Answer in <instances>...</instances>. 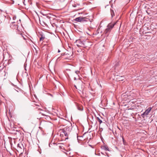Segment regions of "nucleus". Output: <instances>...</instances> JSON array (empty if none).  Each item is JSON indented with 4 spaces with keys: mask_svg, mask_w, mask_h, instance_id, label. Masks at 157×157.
I'll return each instance as SVG.
<instances>
[{
    "mask_svg": "<svg viewBox=\"0 0 157 157\" xmlns=\"http://www.w3.org/2000/svg\"><path fill=\"white\" fill-rule=\"evenodd\" d=\"M71 129L72 126L71 125L70 126H67L63 129H60L59 131H62V132L63 133L65 136L66 137L65 139H68V135L71 131Z\"/></svg>",
    "mask_w": 157,
    "mask_h": 157,
    "instance_id": "nucleus-1",
    "label": "nucleus"
},
{
    "mask_svg": "<svg viewBox=\"0 0 157 157\" xmlns=\"http://www.w3.org/2000/svg\"><path fill=\"white\" fill-rule=\"evenodd\" d=\"M117 22L115 23H109L107 27V28L105 29L104 33L105 34H107L109 33L114 27V26L116 24Z\"/></svg>",
    "mask_w": 157,
    "mask_h": 157,
    "instance_id": "nucleus-2",
    "label": "nucleus"
},
{
    "mask_svg": "<svg viewBox=\"0 0 157 157\" xmlns=\"http://www.w3.org/2000/svg\"><path fill=\"white\" fill-rule=\"evenodd\" d=\"M88 19L86 18V17H80L76 18L74 20L77 22H83L84 21H87Z\"/></svg>",
    "mask_w": 157,
    "mask_h": 157,
    "instance_id": "nucleus-3",
    "label": "nucleus"
},
{
    "mask_svg": "<svg viewBox=\"0 0 157 157\" xmlns=\"http://www.w3.org/2000/svg\"><path fill=\"white\" fill-rule=\"evenodd\" d=\"M152 109V108L151 107H149L147 109H146L145 111L142 114H141V116L143 118L144 117V116H147V115L150 112L151 110Z\"/></svg>",
    "mask_w": 157,
    "mask_h": 157,
    "instance_id": "nucleus-4",
    "label": "nucleus"
},
{
    "mask_svg": "<svg viewBox=\"0 0 157 157\" xmlns=\"http://www.w3.org/2000/svg\"><path fill=\"white\" fill-rule=\"evenodd\" d=\"M26 99H27L26 97L23 94L19 95L18 98L19 100L21 102L25 101Z\"/></svg>",
    "mask_w": 157,
    "mask_h": 157,
    "instance_id": "nucleus-5",
    "label": "nucleus"
},
{
    "mask_svg": "<svg viewBox=\"0 0 157 157\" xmlns=\"http://www.w3.org/2000/svg\"><path fill=\"white\" fill-rule=\"evenodd\" d=\"M15 23V22L14 21L12 22L10 24V27L12 29L18 30V25H17L14 24Z\"/></svg>",
    "mask_w": 157,
    "mask_h": 157,
    "instance_id": "nucleus-6",
    "label": "nucleus"
},
{
    "mask_svg": "<svg viewBox=\"0 0 157 157\" xmlns=\"http://www.w3.org/2000/svg\"><path fill=\"white\" fill-rule=\"evenodd\" d=\"M76 43V45L78 47H83L85 45L80 40H77Z\"/></svg>",
    "mask_w": 157,
    "mask_h": 157,
    "instance_id": "nucleus-7",
    "label": "nucleus"
},
{
    "mask_svg": "<svg viewBox=\"0 0 157 157\" xmlns=\"http://www.w3.org/2000/svg\"><path fill=\"white\" fill-rule=\"evenodd\" d=\"M101 148L102 149L104 150L105 151H110V150H109V148L108 146H107V145H105L103 146H101Z\"/></svg>",
    "mask_w": 157,
    "mask_h": 157,
    "instance_id": "nucleus-8",
    "label": "nucleus"
},
{
    "mask_svg": "<svg viewBox=\"0 0 157 157\" xmlns=\"http://www.w3.org/2000/svg\"><path fill=\"white\" fill-rule=\"evenodd\" d=\"M22 147H23V145L21 143H19L17 145V149L18 150H20L22 149Z\"/></svg>",
    "mask_w": 157,
    "mask_h": 157,
    "instance_id": "nucleus-9",
    "label": "nucleus"
},
{
    "mask_svg": "<svg viewBox=\"0 0 157 157\" xmlns=\"http://www.w3.org/2000/svg\"><path fill=\"white\" fill-rule=\"evenodd\" d=\"M71 58H72L71 56H70L69 54L67 53L65 54V58L67 59H70Z\"/></svg>",
    "mask_w": 157,
    "mask_h": 157,
    "instance_id": "nucleus-10",
    "label": "nucleus"
},
{
    "mask_svg": "<svg viewBox=\"0 0 157 157\" xmlns=\"http://www.w3.org/2000/svg\"><path fill=\"white\" fill-rule=\"evenodd\" d=\"M77 109L78 110L80 111H82L83 110V107L82 106L78 105L77 106Z\"/></svg>",
    "mask_w": 157,
    "mask_h": 157,
    "instance_id": "nucleus-11",
    "label": "nucleus"
},
{
    "mask_svg": "<svg viewBox=\"0 0 157 157\" xmlns=\"http://www.w3.org/2000/svg\"><path fill=\"white\" fill-rule=\"evenodd\" d=\"M110 13L112 17H113L115 15L114 11L113 10L110 9Z\"/></svg>",
    "mask_w": 157,
    "mask_h": 157,
    "instance_id": "nucleus-12",
    "label": "nucleus"
},
{
    "mask_svg": "<svg viewBox=\"0 0 157 157\" xmlns=\"http://www.w3.org/2000/svg\"><path fill=\"white\" fill-rule=\"evenodd\" d=\"M97 119L99 122L100 124H101L102 122V121L100 118L99 117H97Z\"/></svg>",
    "mask_w": 157,
    "mask_h": 157,
    "instance_id": "nucleus-13",
    "label": "nucleus"
},
{
    "mask_svg": "<svg viewBox=\"0 0 157 157\" xmlns=\"http://www.w3.org/2000/svg\"><path fill=\"white\" fill-rule=\"evenodd\" d=\"M66 72H65L66 74L67 75L68 77H69V75L68 73L67 72V71L69 72L70 71V70L69 69H67L66 70Z\"/></svg>",
    "mask_w": 157,
    "mask_h": 157,
    "instance_id": "nucleus-14",
    "label": "nucleus"
},
{
    "mask_svg": "<svg viewBox=\"0 0 157 157\" xmlns=\"http://www.w3.org/2000/svg\"><path fill=\"white\" fill-rule=\"evenodd\" d=\"M45 38V37L44 36H43V35H41V37L40 38V41L43 40Z\"/></svg>",
    "mask_w": 157,
    "mask_h": 157,
    "instance_id": "nucleus-15",
    "label": "nucleus"
},
{
    "mask_svg": "<svg viewBox=\"0 0 157 157\" xmlns=\"http://www.w3.org/2000/svg\"><path fill=\"white\" fill-rule=\"evenodd\" d=\"M122 140H123V144H125V140H124V138L123 137H122Z\"/></svg>",
    "mask_w": 157,
    "mask_h": 157,
    "instance_id": "nucleus-16",
    "label": "nucleus"
},
{
    "mask_svg": "<svg viewBox=\"0 0 157 157\" xmlns=\"http://www.w3.org/2000/svg\"><path fill=\"white\" fill-rule=\"evenodd\" d=\"M16 18V17L15 16H13V20H15Z\"/></svg>",
    "mask_w": 157,
    "mask_h": 157,
    "instance_id": "nucleus-17",
    "label": "nucleus"
},
{
    "mask_svg": "<svg viewBox=\"0 0 157 157\" xmlns=\"http://www.w3.org/2000/svg\"><path fill=\"white\" fill-rule=\"evenodd\" d=\"M64 134L62 132V131L60 132V136H63Z\"/></svg>",
    "mask_w": 157,
    "mask_h": 157,
    "instance_id": "nucleus-18",
    "label": "nucleus"
},
{
    "mask_svg": "<svg viewBox=\"0 0 157 157\" xmlns=\"http://www.w3.org/2000/svg\"><path fill=\"white\" fill-rule=\"evenodd\" d=\"M105 154H106V155H107V156H108V157L109 156V154L108 153H107V152H105Z\"/></svg>",
    "mask_w": 157,
    "mask_h": 157,
    "instance_id": "nucleus-19",
    "label": "nucleus"
},
{
    "mask_svg": "<svg viewBox=\"0 0 157 157\" xmlns=\"http://www.w3.org/2000/svg\"><path fill=\"white\" fill-rule=\"evenodd\" d=\"M66 54V53H62L61 54V56H65V54Z\"/></svg>",
    "mask_w": 157,
    "mask_h": 157,
    "instance_id": "nucleus-20",
    "label": "nucleus"
},
{
    "mask_svg": "<svg viewBox=\"0 0 157 157\" xmlns=\"http://www.w3.org/2000/svg\"><path fill=\"white\" fill-rule=\"evenodd\" d=\"M75 72L77 74H78V73L79 72L78 71H75Z\"/></svg>",
    "mask_w": 157,
    "mask_h": 157,
    "instance_id": "nucleus-21",
    "label": "nucleus"
},
{
    "mask_svg": "<svg viewBox=\"0 0 157 157\" xmlns=\"http://www.w3.org/2000/svg\"><path fill=\"white\" fill-rule=\"evenodd\" d=\"M20 21H21V20H20V19L19 20V21H17V23L18 24H19L20 22Z\"/></svg>",
    "mask_w": 157,
    "mask_h": 157,
    "instance_id": "nucleus-22",
    "label": "nucleus"
},
{
    "mask_svg": "<svg viewBox=\"0 0 157 157\" xmlns=\"http://www.w3.org/2000/svg\"><path fill=\"white\" fill-rule=\"evenodd\" d=\"M119 63L118 62H117V64L115 65V66H117L118 65V64Z\"/></svg>",
    "mask_w": 157,
    "mask_h": 157,
    "instance_id": "nucleus-23",
    "label": "nucleus"
},
{
    "mask_svg": "<svg viewBox=\"0 0 157 157\" xmlns=\"http://www.w3.org/2000/svg\"><path fill=\"white\" fill-rule=\"evenodd\" d=\"M60 52V50L59 49L58 50V52Z\"/></svg>",
    "mask_w": 157,
    "mask_h": 157,
    "instance_id": "nucleus-24",
    "label": "nucleus"
},
{
    "mask_svg": "<svg viewBox=\"0 0 157 157\" xmlns=\"http://www.w3.org/2000/svg\"><path fill=\"white\" fill-rule=\"evenodd\" d=\"M47 17L48 18H49V17H50L48 16H47Z\"/></svg>",
    "mask_w": 157,
    "mask_h": 157,
    "instance_id": "nucleus-25",
    "label": "nucleus"
},
{
    "mask_svg": "<svg viewBox=\"0 0 157 157\" xmlns=\"http://www.w3.org/2000/svg\"><path fill=\"white\" fill-rule=\"evenodd\" d=\"M23 37L24 40H25L26 39V38L25 37H24L23 36Z\"/></svg>",
    "mask_w": 157,
    "mask_h": 157,
    "instance_id": "nucleus-26",
    "label": "nucleus"
},
{
    "mask_svg": "<svg viewBox=\"0 0 157 157\" xmlns=\"http://www.w3.org/2000/svg\"><path fill=\"white\" fill-rule=\"evenodd\" d=\"M75 88L77 89V87H76V86L75 85Z\"/></svg>",
    "mask_w": 157,
    "mask_h": 157,
    "instance_id": "nucleus-27",
    "label": "nucleus"
},
{
    "mask_svg": "<svg viewBox=\"0 0 157 157\" xmlns=\"http://www.w3.org/2000/svg\"><path fill=\"white\" fill-rule=\"evenodd\" d=\"M109 6L108 5H106V6H105V7L106 8V7L107 6Z\"/></svg>",
    "mask_w": 157,
    "mask_h": 157,
    "instance_id": "nucleus-28",
    "label": "nucleus"
},
{
    "mask_svg": "<svg viewBox=\"0 0 157 157\" xmlns=\"http://www.w3.org/2000/svg\"><path fill=\"white\" fill-rule=\"evenodd\" d=\"M101 154H103V155H104V154L103 153H102V152H101Z\"/></svg>",
    "mask_w": 157,
    "mask_h": 157,
    "instance_id": "nucleus-29",
    "label": "nucleus"
},
{
    "mask_svg": "<svg viewBox=\"0 0 157 157\" xmlns=\"http://www.w3.org/2000/svg\"><path fill=\"white\" fill-rule=\"evenodd\" d=\"M101 117V118L103 119V118H102V117Z\"/></svg>",
    "mask_w": 157,
    "mask_h": 157,
    "instance_id": "nucleus-30",
    "label": "nucleus"
},
{
    "mask_svg": "<svg viewBox=\"0 0 157 157\" xmlns=\"http://www.w3.org/2000/svg\"><path fill=\"white\" fill-rule=\"evenodd\" d=\"M86 133H84V135Z\"/></svg>",
    "mask_w": 157,
    "mask_h": 157,
    "instance_id": "nucleus-31",
    "label": "nucleus"
},
{
    "mask_svg": "<svg viewBox=\"0 0 157 157\" xmlns=\"http://www.w3.org/2000/svg\"><path fill=\"white\" fill-rule=\"evenodd\" d=\"M75 79H76V78H75Z\"/></svg>",
    "mask_w": 157,
    "mask_h": 157,
    "instance_id": "nucleus-32",
    "label": "nucleus"
}]
</instances>
